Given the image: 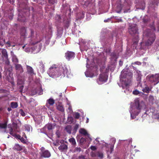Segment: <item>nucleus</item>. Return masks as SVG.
<instances>
[{
    "mask_svg": "<svg viewBox=\"0 0 159 159\" xmlns=\"http://www.w3.org/2000/svg\"><path fill=\"white\" fill-rule=\"evenodd\" d=\"M133 74L131 70H122L120 75V81L123 89L129 87L131 82Z\"/></svg>",
    "mask_w": 159,
    "mask_h": 159,
    "instance_id": "f257e3e1",
    "label": "nucleus"
},
{
    "mask_svg": "<svg viewBox=\"0 0 159 159\" xmlns=\"http://www.w3.org/2000/svg\"><path fill=\"white\" fill-rule=\"evenodd\" d=\"M143 34L148 38L146 42V45H151L154 42L156 38L155 34L151 32L150 30H147L144 32Z\"/></svg>",
    "mask_w": 159,
    "mask_h": 159,
    "instance_id": "f03ea898",
    "label": "nucleus"
},
{
    "mask_svg": "<svg viewBox=\"0 0 159 159\" xmlns=\"http://www.w3.org/2000/svg\"><path fill=\"white\" fill-rule=\"evenodd\" d=\"M135 110L134 112L131 113V117L132 119L135 118L136 116H137L140 112L141 108L144 107L145 105L143 102L142 101L140 102L139 101H136L135 102Z\"/></svg>",
    "mask_w": 159,
    "mask_h": 159,
    "instance_id": "7ed1b4c3",
    "label": "nucleus"
},
{
    "mask_svg": "<svg viewBox=\"0 0 159 159\" xmlns=\"http://www.w3.org/2000/svg\"><path fill=\"white\" fill-rule=\"evenodd\" d=\"M109 70H100L101 74L98 79V84H101L107 81L108 79Z\"/></svg>",
    "mask_w": 159,
    "mask_h": 159,
    "instance_id": "20e7f679",
    "label": "nucleus"
},
{
    "mask_svg": "<svg viewBox=\"0 0 159 159\" xmlns=\"http://www.w3.org/2000/svg\"><path fill=\"white\" fill-rule=\"evenodd\" d=\"M129 33L133 36H136V39L139 38V32L138 27L136 24L129 25Z\"/></svg>",
    "mask_w": 159,
    "mask_h": 159,
    "instance_id": "39448f33",
    "label": "nucleus"
},
{
    "mask_svg": "<svg viewBox=\"0 0 159 159\" xmlns=\"http://www.w3.org/2000/svg\"><path fill=\"white\" fill-rule=\"evenodd\" d=\"M40 157H41L48 158L51 156L50 152L48 150H45L44 148H42L40 153Z\"/></svg>",
    "mask_w": 159,
    "mask_h": 159,
    "instance_id": "423d86ee",
    "label": "nucleus"
},
{
    "mask_svg": "<svg viewBox=\"0 0 159 159\" xmlns=\"http://www.w3.org/2000/svg\"><path fill=\"white\" fill-rule=\"evenodd\" d=\"M98 70H86L85 74L87 77H92L97 75L98 74Z\"/></svg>",
    "mask_w": 159,
    "mask_h": 159,
    "instance_id": "0eeeda50",
    "label": "nucleus"
},
{
    "mask_svg": "<svg viewBox=\"0 0 159 159\" xmlns=\"http://www.w3.org/2000/svg\"><path fill=\"white\" fill-rule=\"evenodd\" d=\"M75 55L74 52L67 51L65 54V57L66 59L69 61L75 57Z\"/></svg>",
    "mask_w": 159,
    "mask_h": 159,
    "instance_id": "6e6552de",
    "label": "nucleus"
},
{
    "mask_svg": "<svg viewBox=\"0 0 159 159\" xmlns=\"http://www.w3.org/2000/svg\"><path fill=\"white\" fill-rule=\"evenodd\" d=\"M80 133L81 134H82L84 136H87L88 138H87L88 139H89V140L91 141L92 140V139L90 137V135L87 132V131L83 128H81L79 131Z\"/></svg>",
    "mask_w": 159,
    "mask_h": 159,
    "instance_id": "1a4fd4ad",
    "label": "nucleus"
},
{
    "mask_svg": "<svg viewBox=\"0 0 159 159\" xmlns=\"http://www.w3.org/2000/svg\"><path fill=\"white\" fill-rule=\"evenodd\" d=\"M25 82V79L24 77L21 76L20 75L17 76V84L19 85H23Z\"/></svg>",
    "mask_w": 159,
    "mask_h": 159,
    "instance_id": "9d476101",
    "label": "nucleus"
},
{
    "mask_svg": "<svg viewBox=\"0 0 159 159\" xmlns=\"http://www.w3.org/2000/svg\"><path fill=\"white\" fill-rule=\"evenodd\" d=\"M5 59L6 60L5 62V70H12V68L10 65V61L8 58Z\"/></svg>",
    "mask_w": 159,
    "mask_h": 159,
    "instance_id": "9b49d317",
    "label": "nucleus"
},
{
    "mask_svg": "<svg viewBox=\"0 0 159 159\" xmlns=\"http://www.w3.org/2000/svg\"><path fill=\"white\" fill-rule=\"evenodd\" d=\"M54 103V100L52 98H50L47 100L46 106L47 107L49 108V106L48 105H49L50 106H53Z\"/></svg>",
    "mask_w": 159,
    "mask_h": 159,
    "instance_id": "f8f14e48",
    "label": "nucleus"
},
{
    "mask_svg": "<svg viewBox=\"0 0 159 159\" xmlns=\"http://www.w3.org/2000/svg\"><path fill=\"white\" fill-rule=\"evenodd\" d=\"M27 34L26 28L25 27H22L20 30V34L22 36L25 37Z\"/></svg>",
    "mask_w": 159,
    "mask_h": 159,
    "instance_id": "ddd939ff",
    "label": "nucleus"
},
{
    "mask_svg": "<svg viewBox=\"0 0 159 159\" xmlns=\"http://www.w3.org/2000/svg\"><path fill=\"white\" fill-rule=\"evenodd\" d=\"M57 109L61 112H64L65 109L64 108L63 105L61 103H60L57 106Z\"/></svg>",
    "mask_w": 159,
    "mask_h": 159,
    "instance_id": "4468645a",
    "label": "nucleus"
},
{
    "mask_svg": "<svg viewBox=\"0 0 159 159\" xmlns=\"http://www.w3.org/2000/svg\"><path fill=\"white\" fill-rule=\"evenodd\" d=\"M5 74H6L8 75L7 76V78L8 80H9V77L12 78V74L11 73V70H5L4 71Z\"/></svg>",
    "mask_w": 159,
    "mask_h": 159,
    "instance_id": "2eb2a0df",
    "label": "nucleus"
},
{
    "mask_svg": "<svg viewBox=\"0 0 159 159\" xmlns=\"http://www.w3.org/2000/svg\"><path fill=\"white\" fill-rule=\"evenodd\" d=\"M147 80L152 83L155 82L154 75H149L147 77Z\"/></svg>",
    "mask_w": 159,
    "mask_h": 159,
    "instance_id": "dca6fc26",
    "label": "nucleus"
},
{
    "mask_svg": "<svg viewBox=\"0 0 159 159\" xmlns=\"http://www.w3.org/2000/svg\"><path fill=\"white\" fill-rule=\"evenodd\" d=\"M123 7V5L119 4L117 5L116 7V12L117 13H120Z\"/></svg>",
    "mask_w": 159,
    "mask_h": 159,
    "instance_id": "f3484780",
    "label": "nucleus"
},
{
    "mask_svg": "<svg viewBox=\"0 0 159 159\" xmlns=\"http://www.w3.org/2000/svg\"><path fill=\"white\" fill-rule=\"evenodd\" d=\"M2 54L3 58L5 59H7L8 58V55L6 50L5 49H3L2 51Z\"/></svg>",
    "mask_w": 159,
    "mask_h": 159,
    "instance_id": "a211bd4d",
    "label": "nucleus"
},
{
    "mask_svg": "<svg viewBox=\"0 0 159 159\" xmlns=\"http://www.w3.org/2000/svg\"><path fill=\"white\" fill-rule=\"evenodd\" d=\"M141 62L139 61L135 62L134 63H132V64L131 66V69H133L134 70H135L137 69V67L136 66V65H137L139 66L141 65Z\"/></svg>",
    "mask_w": 159,
    "mask_h": 159,
    "instance_id": "6ab92c4d",
    "label": "nucleus"
},
{
    "mask_svg": "<svg viewBox=\"0 0 159 159\" xmlns=\"http://www.w3.org/2000/svg\"><path fill=\"white\" fill-rule=\"evenodd\" d=\"M67 146L65 144H62L58 148V149L61 151H62L65 150H67Z\"/></svg>",
    "mask_w": 159,
    "mask_h": 159,
    "instance_id": "aec40b11",
    "label": "nucleus"
},
{
    "mask_svg": "<svg viewBox=\"0 0 159 159\" xmlns=\"http://www.w3.org/2000/svg\"><path fill=\"white\" fill-rule=\"evenodd\" d=\"M13 148L17 151H21L22 149V147L18 144H16L13 147Z\"/></svg>",
    "mask_w": 159,
    "mask_h": 159,
    "instance_id": "412c9836",
    "label": "nucleus"
},
{
    "mask_svg": "<svg viewBox=\"0 0 159 159\" xmlns=\"http://www.w3.org/2000/svg\"><path fill=\"white\" fill-rule=\"evenodd\" d=\"M18 20L21 22H25V17L23 15L22 16L20 15V13H19L18 15Z\"/></svg>",
    "mask_w": 159,
    "mask_h": 159,
    "instance_id": "4be33fe9",
    "label": "nucleus"
},
{
    "mask_svg": "<svg viewBox=\"0 0 159 159\" xmlns=\"http://www.w3.org/2000/svg\"><path fill=\"white\" fill-rule=\"evenodd\" d=\"M7 121H5L3 123H0V129H6L7 127Z\"/></svg>",
    "mask_w": 159,
    "mask_h": 159,
    "instance_id": "5701e85b",
    "label": "nucleus"
},
{
    "mask_svg": "<svg viewBox=\"0 0 159 159\" xmlns=\"http://www.w3.org/2000/svg\"><path fill=\"white\" fill-rule=\"evenodd\" d=\"M53 126L52 124H48L46 125L43 128V129H47L48 130H51L52 129Z\"/></svg>",
    "mask_w": 159,
    "mask_h": 159,
    "instance_id": "b1692460",
    "label": "nucleus"
},
{
    "mask_svg": "<svg viewBox=\"0 0 159 159\" xmlns=\"http://www.w3.org/2000/svg\"><path fill=\"white\" fill-rule=\"evenodd\" d=\"M18 105L16 102H12L11 103V106L12 108L14 109L18 107Z\"/></svg>",
    "mask_w": 159,
    "mask_h": 159,
    "instance_id": "393cba45",
    "label": "nucleus"
},
{
    "mask_svg": "<svg viewBox=\"0 0 159 159\" xmlns=\"http://www.w3.org/2000/svg\"><path fill=\"white\" fill-rule=\"evenodd\" d=\"M69 142L71 143L73 146L76 145V142L75 139L73 138H71L69 139Z\"/></svg>",
    "mask_w": 159,
    "mask_h": 159,
    "instance_id": "a878e982",
    "label": "nucleus"
},
{
    "mask_svg": "<svg viewBox=\"0 0 159 159\" xmlns=\"http://www.w3.org/2000/svg\"><path fill=\"white\" fill-rule=\"evenodd\" d=\"M66 131L69 134H70L71 131V126L70 125H68L66 126L65 128Z\"/></svg>",
    "mask_w": 159,
    "mask_h": 159,
    "instance_id": "bb28decb",
    "label": "nucleus"
},
{
    "mask_svg": "<svg viewBox=\"0 0 159 159\" xmlns=\"http://www.w3.org/2000/svg\"><path fill=\"white\" fill-rule=\"evenodd\" d=\"M155 82L157 83L159 82V74H156L154 75Z\"/></svg>",
    "mask_w": 159,
    "mask_h": 159,
    "instance_id": "cd10ccee",
    "label": "nucleus"
},
{
    "mask_svg": "<svg viewBox=\"0 0 159 159\" xmlns=\"http://www.w3.org/2000/svg\"><path fill=\"white\" fill-rule=\"evenodd\" d=\"M143 91L144 93H148L150 90V89H149V87L148 86H146L144 89H143Z\"/></svg>",
    "mask_w": 159,
    "mask_h": 159,
    "instance_id": "c85d7f7f",
    "label": "nucleus"
},
{
    "mask_svg": "<svg viewBox=\"0 0 159 159\" xmlns=\"http://www.w3.org/2000/svg\"><path fill=\"white\" fill-rule=\"evenodd\" d=\"M12 61L15 63H17L18 62V60L16 56L14 55L12 56Z\"/></svg>",
    "mask_w": 159,
    "mask_h": 159,
    "instance_id": "c756f323",
    "label": "nucleus"
},
{
    "mask_svg": "<svg viewBox=\"0 0 159 159\" xmlns=\"http://www.w3.org/2000/svg\"><path fill=\"white\" fill-rule=\"evenodd\" d=\"M44 63L42 61L40 62L39 67L40 69H44Z\"/></svg>",
    "mask_w": 159,
    "mask_h": 159,
    "instance_id": "7c9ffc66",
    "label": "nucleus"
},
{
    "mask_svg": "<svg viewBox=\"0 0 159 159\" xmlns=\"http://www.w3.org/2000/svg\"><path fill=\"white\" fill-rule=\"evenodd\" d=\"M148 100L150 102L152 103L154 101V97L150 95L149 97Z\"/></svg>",
    "mask_w": 159,
    "mask_h": 159,
    "instance_id": "2f4dec72",
    "label": "nucleus"
},
{
    "mask_svg": "<svg viewBox=\"0 0 159 159\" xmlns=\"http://www.w3.org/2000/svg\"><path fill=\"white\" fill-rule=\"evenodd\" d=\"M142 20L144 23L147 24L149 21V19L145 17Z\"/></svg>",
    "mask_w": 159,
    "mask_h": 159,
    "instance_id": "473e14b6",
    "label": "nucleus"
},
{
    "mask_svg": "<svg viewBox=\"0 0 159 159\" xmlns=\"http://www.w3.org/2000/svg\"><path fill=\"white\" fill-rule=\"evenodd\" d=\"M16 70H22V66L20 64H16L15 65Z\"/></svg>",
    "mask_w": 159,
    "mask_h": 159,
    "instance_id": "72a5a7b5",
    "label": "nucleus"
},
{
    "mask_svg": "<svg viewBox=\"0 0 159 159\" xmlns=\"http://www.w3.org/2000/svg\"><path fill=\"white\" fill-rule=\"evenodd\" d=\"M4 44L7 45V46L9 47H10L11 46H12L13 47L15 46L14 45H11V44L10 42L9 41H7V42H6L5 41V42H4Z\"/></svg>",
    "mask_w": 159,
    "mask_h": 159,
    "instance_id": "f704fd0d",
    "label": "nucleus"
},
{
    "mask_svg": "<svg viewBox=\"0 0 159 159\" xmlns=\"http://www.w3.org/2000/svg\"><path fill=\"white\" fill-rule=\"evenodd\" d=\"M5 42V39H3L0 38V46L2 47L3 46Z\"/></svg>",
    "mask_w": 159,
    "mask_h": 159,
    "instance_id": "c9c22d12",
    "label": "nucleus"
},
{
    "mask_svg": "<svg viewBox=\"0 0 159 159\" xmlns=\"http://www.w3.org/2000/svg\"><path fill=\"white\" fill-rule=\"evenodd\" d=\"M86 139L84 138H81L80 139V142L81 144H83L86 142Z\"/></svg>",
    "mask_w": 159,
    "mask_h": 159,
    "instance_id": "e433bc0d",
    "label": "nucleus"
},
{
    "mask_svg": "<svg viewBox=\"0 0 159 159\" xmlns=\"http://www.w3.org/2000/svg\"><path fill=\"white\" fill-rule=\"evenodd\" d=\"M30 37H32L34 36V30L33 29H31L30 30Z\"/></svg>",
    "mask_w": 159,
    "mask_h": 159,
    "instance_id": "4c0bfd02",
    "label": "nucleus"
},
{
    "mask_svg": "<svg viewBox=\"0 0 159 159\" xmlns=\"http://www.w3.org/2000/svg\"><path fill=\"white\" fill-rule=\"evenodd\" d=\"M58 68H59L58 67V66H57L56 65L54 64L50 67V68H49V70H52L53 69H58Z\"/></svg>",
    "mask_w": 159,
    "mask_h": 159,
    "instance_id": "58836bf2",
    "label": "nucleus"
},
{
    "mask_svg": "<svg viewBox=\"0 0 159 159\" xmlns=\"http://www.w3.org/2000/svg\"><path fill=\"white\" fill-rule=\"evenodd\" d=\"M49 3L52 4H54L56 3L57 1L56 0H48Z\"/></svg>",
    "mask_w": 159,
    "mask_h": 159,
    "instance_id": "ea45409f",
    "label": "nucleus"
},
{
    "mask_svg": "<svg viewBox=\"0 0 159 159\" xmlns=\"http://www.w3.org/2000/svg\"><path fill=\"white\" fill-rule=\"evenodd\" d=\"M7 92V90L3 89H0V93H6Z\"/></svg>",
    "mask_w": 159,
    "mask_h": 159,
    "instance_id": "a19ab883",
    "label": "nucleus"
},
{
    "mask_svg": "<svg viewBox=\"0 0 159 159\" xmlns=\"http://www.w3.org/2000/svg\"><path fill=\"white\" fill-rule=\"evenodd\" d=\"M24 88V86L22 85L21 86H20L19 87V92L20 93L22 94V93L23 92V89Z\"/></svg>",
    "mask_w": 159,
    "mask_h": 159,
    "instance_id": "79ce46f5",
    "label": "nucleus"
},
{
    "mask_svg": "<svg viewBox=\"0 0 159 159\" xmlns=\"http://www.w3.org/2000/svg\"><path fill=\"white\" fill-rule=\"evenodd\" d=\"M133 93L134 95H137L139 93V92L138 90H135L133 91Z\"/></svg>",
    "mask_w": 159,
    "mask_h": 159,
    "instance_id": "37998d69",
    "label": "nucleus"
},
{
    "mask_svg": "<svg viewBox=\"0 0 159 159\" xmlns=\"http://www.w3.org/2000/svg\"><path fill=\"white\" fill-rule=\"evenodd\" d=\"M9 133L10 134L14 136V133L13 131V129L12 128H11L9 130Z\"/></svg>",
    "mask_w": 159,
    "mask_h": 159,
    "instance_id": "c03bdc74",
    "label": "nucleus"
},
{
    "mask_svg": "<svg viewBox=\"0 0 159 159\" xmlns=\"http://www.w3.org/2000/svg\"><path fill=\"white\" fill-rule=\"evenodd\" d=\"M80 117V114L78 112H76L75 114V118L76 119H78Z\"/></svg>",
    "mask_w": 159,
    "mask_h": 159,
    "instance_id": "a18cd8bd",
    "label": "nucleus"
},
{
    "mask_svg": "<svg viewBox=\"0 0 159 159\" xmlns=\"http://www.w3.org/2000/svg\"><path fill=\"white\" fill-rule=\"evenodd\" d=\"M20 113L21 115L23 116H25V113L23 111V110L22 109H20Z\"/></svg>",
    "mask_w": 159,
    "mask_h": 159,
    "instance_id": "49530a36",
    "label": "nucleus"
},
{
    "mask_svg": "<svg viewBox=\"0 0 159 159\" xmlns=\"http://www.w3.org/2000/svg\"><path fill=\"white\" fill-rule=\"evenodd\" d=\"M20 141L23 143H25L26 142L25 139L22 137H21V139H20Z\"/></svg>",
    "mask_w": 159,
    "mask_h": 159,
    "instance_id": "de8ad7c7",
    "label": "nucleus"
},
{
    "mask_svg": "<svg viewBox=\"0 0 159 159\" xmlns=\"http://www.w3.org/2000/svg\"><path fill=\"white\" fill-rule=\"evenodd\" d=\"M111 56L115 58H116V54L115 52H113L111 53Z\"/></svg>",
    "mask_w": 159,
    "mask_h": 159,
    "instance_id": "09e8293b",
    "label": "nucleus"
},
{
    "mask_svg": "<svg viewBox=\"0 0 159 159\" xmlns=\"http://www.w3.org/2000/svg\"><path fill=\"white\" fill-rule=\"evenodd\" d=\"M79 125L78 124L75 125L74 127V130L76 131L79 128Z\"/></svg>",
    "mask_w": 159,
    "mask_h": 159,
    "instance_id": "8fccbe9b",
    "label": "nucleus"
},
{
    "mask_svg": "<svg viewBox=\"0 0 159 159\" xmlns=\"http://www.w3.org/2000/svg\"><path fill=\"white\" fill-rule=\"evenodd\" d=\"M28 72L29 74H30L31 75L34 74V70H28Z\"/></svg>",
    "mask_w": 159,
    "mask_h": 159,
    "instance_id": "3c124183",
    "label": "nucleus"
},
{
    "mask_svg": "<svg viewBox=\"0 0 159 159\" xmlns=\"http://www.w3.org/2000/svg\"><path fill=\"white\" fill-rule=\"evenodd\" d=\"M98 156L100 158H102L103 157V154L101 153H98Z\"/></svg>",
    "mask_w": 159,
    "mask_h": 159,
    "instance_id": "603ef678",
    "label": "nucleus"
},
{
    "mask_svg": "<svg viewBox=\"0 0 159 159\" xmlns=\"http://www.w3.org/2000/svg\"><path fill=\"white\" fill-rule=\"evenodd\" d=\"M75 150L77 152H80L81 151V148H75Z\"/></svg>",
    "mask_w": 159,
    "mask_h": 159,
    "instance_id": "864d4df0",
    "label": "nucleus"
},
{
    "mask_svg": "<svg viewBox=\"0 0 159 159\" xmlns=\"http://www.w3.org/2000/svg\"><path fill=\"white\" fill-rule=\"evenodd\" d=\"M90 148L93 150H95L96 149V147L93 146H91Z\"/></svg>",
    "mask_w": 159,
    "mask_h": 159,
    "instance_id": "5fc2aeb1",
    "label": "nucleus"
},
{
    "mask_svg": "<svg viewBox=\"0 0 159 159\" xmlns=\"http://www.w3.org/2000/svg\"><path fill=\"white\" fill-rule=\"evenodd\" d=\"M21 136L19 134H17L16 135V138L20 140V139H21Z\"/></svg>",
    "mask_w": 159,
    "mask_h": 159,
    "instance_id": "6e6d98bb",
    "label": "nucleus"
},
{
    "mask_svg": "<svg viewBox=\"0 0 159 159\" xmlns=\"http://www.w3.org/2000/svg\"><path fill=\"white\" fill-rule=\"evenodd\" d=\"M27 70H33L32 67L29 66H27Z\"/></svg>",
    "mask_w": 159,
    "mask_h": 159,
    "instance_id": "4d7b16f0",
    "label": "nucleus"
},
{
    "mask_svg": "<svg viewBox=\"0 0 159 159\" xmlns=\"http://www.w3.org/2000/svg\"><path fill=\"white\" fill-rule=\"evenodd\" d=\"M56 18H58V20H60L61 19V16L59 15H57Z\"/></svg>",
    "mask_w": 159,
    "mask_h": 159,
    "instance_id": "13d9d810",
    "label": "nucleus"
},
{
    "mask_svg": "<svg viewBox=\"0 0 159 159\" xmlns=\"http://www.w3.org/2000/svg\"><path fill=\"white\" fill-rule=\"evenodd\" d=\"M129 9H128V10H125L124 11V13H127L128 12H129Z\"/></svg>",
    "mask_w": 159,
    "mask_h": 159,
    "instance_id": "bf43d9fd",
    "label": "nucleus"
},
{
    "mask_svg": "<svg viewBox=\"0 0 159 159\" xmlns=\"http://www.w3.org/2000/svg\"><path fill=\"white\" fill-rule=\"evenodd\" d=\"M25 127L26 129L28 131H30V128L29 127H28V128H27V126H25ZM27 127H28V126H27Z\"/></svg>",
    "mask_w": 159,
    "mask_h": 159,
    "instance_id": "052dcab7",
    "label": "nucleus"
},
{
    "mask_svg": "<svg viewBox=\"0 0 159 159\" xmlns=\"http://www.w3.org/2000/svg\"><path fill=\"white\" fill-rule=\"evenodd\" d=\"M7 110L8 111H10L11 110V107H8Z\"/></svg>",
    "mask_w": 159,
    "mask_h": 159,
    "instance_id": "680f3d73",
    "label": "nucleus"
},
{
    "mask_svg": "<svg viewBox=\"0 0 159 159\" xmlns=\"http://www.w3.org/2000/svg\"><path fill=\"white\" fill-rule=\"evenodd\" d=\"M62 93H61L59 95V96L60 97V99L61 98V97H62Z\"/></svg>",
    "mask_w": 159,
    "mask_h": 159,
    "instance_id": "e2e57ef3",
    "label": "nucleus"
},
{
    "mask_svg": "<svg viewBox=\"0 0 159 159\" xmlns=\"http://www.w3.org/2000/svg\"><path fill=\"white\" fill-rule=\"evenodd\" d=\"M137 79V80L138 81L139 80V81H140V79H141V77L140 76H139L138 78H137V79Z\"/></svg>",
    "mask_w": 159,
    "mask_h": 159,
    "instance_id": "0e129e2a",
    "label": "nucleus"
},
{
    "mask_svg": "<svg viewBox=\"0 0 159 159\" xmlns=\"http://www.w3.org/2000/svg\"><path fill=\"white\" fill-rule=\"evenodd\" d=\"M89 119L88 118H87V120H86V123H88L89 122Z\"/></svg>",
    "mask_w": 159,
    "mask_h": 159,
    "instance_id": "69168bd1",
    "label": "nucleus"
},
{
    "mask_svg": "<svg viewBox=\"0 0 159 159\" xmlns=\"http://www.w3.org/2000/svg\"><path fill=\"white\" fill-rule=\"evenodd\" d=\"M152 88V86L151 85L150 86V87H149V89H150V91L151 90Z\"/></svg>",
    "mask_w": 159,
    "mask_h": 159,
    "instance_id": "338daca9",
    "label": "nucleus"
},
{
    "mask_svg": "<svg viewBox=\"0 0 159 159\" xmlns=\"http://www.w3.org/2000/svg\"><path fill=\"white\" fill-rule=\"evenodd\" d=\"M114 146H111L110 147L111 149L112 150Z\"/></svg>",
    "mask_w": 159,
    "mask_h": 159,
    "instance_id": "774afa93",
    "label": "nucleus"
}]
</instances>
